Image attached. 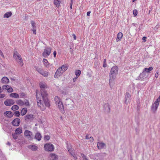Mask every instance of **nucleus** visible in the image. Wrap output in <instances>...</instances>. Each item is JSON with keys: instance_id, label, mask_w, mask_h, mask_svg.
Returning a JSON list of instances; mask_svg holds the SVG:
<instances>
[{"instance_id": "nucleus-57", "label": "nucleus", "mask_w": 160, "mask_h": 160, "mask_svg": "<svg viewBox=\"0 0 160 160\" xmlns=\"http://www.w3.org/2000/svg\"><path fill=\"white\" fill-rule=\"evenodd\" d=\"M73 4V1L72 0H71V2L70 3V6H72Z\"/></svg>"}, {"instance_id": "nucleus-21", "label": "nucleus", "mask_w": 160, "mask_h": 160, "mask_svg": "<svg viewBox=\"0 0 160 160\" xmlns=\"http://www.w3.org/2000/svg\"><path fill=\"white\" fill-rule=\"evenodd\" d=\"M4 114L9 118L12 117L13 116V114L12 113L9 111H7L4 113Z\"/></svg>"}, {"instance_id": "nucleus-61", "label": "nucleus", "mask_w": 160, "mask_h": 160, "mask_svg": "<svg viewBox=\"0 0 160 160\" xmlns=\"http://www.w3.org/2000/svg\"><path fill=\"white\" fill-rule=\"evenodd\" d=\"M2 89L1 88L0 86V93H1L2 92Z\"/></svg>"}, {"instance_id": "nucleus-6", "label": "nucleus", "mask_w": 160, "mask_h": 160, "mask_svg": "<svg viewBox=\"0 0 160 160\" xmlns=\"http://www.w3.org/2000/svg\"><path fill=\"white\" fill-rule=\"evenodd\" d=\"M44 148L45 150L47 151L52 152L53 151L54 149V146L52 144L49 143L45 144Z\"/></svg>"}, {"instance_id": "nucleus-35", "label": "nucleus", "mask_w": 160, "mask_h": 160, "mask_svg": "<svg viewBox=\"0 0 160 160\" xmlns=\"http://www.w3.org/2000/svg\"><path fill=\"white\" fill-rule=\"evenodd\" d=\"M81 73V72L80 70H77L75 72V74L77 76V78H78Z\"/></svg>"}, {"instance_id": "nucleus-55", "label": "nucleus", "mask_w": 160, "mask_h": 160, "mask_svg": "<svg viewBox=\"0 0 160 160\" xmlns=\"http://www.w3.org/2000/svg\"><path fill=\"white\" fill-rule=\"evenodd\" d=\"M70 52H71V53H72L73 52V50L72 48H70Z\"/></svg>"}, {"instance_id": "nucleus-7", "label": "nucleus", "mask_w": 160, "mask_h": 160, "mask_svg": "<svg viewBox=\"0 0 160 160\" xmlns=\"http://www.w3.org/2000/svg\"><path fill=\"white\" fill-rule=\"evenodd\" d=\"M51 52V48L49 47H46L42 53L43 57L44 58L48 57L50 54Z\"/></svg>"}, {"instance_id": "nucleus-2", "label": "nucleus", "mask_w": 160, "mask_h": 160, "mask_svg": "<svg viewBox=\"0 0 160 160\" xmlns=\"http://www.w3.org/2000/svg\"><path fill=\"white\" fill-rule=\"evenodd\" d=\"M68 67L65 65H62L60 68H58L56 71L55 75V77L58 78V76H59L62 74L67 69Z\"/></svg>"}, {"instance_id": "nucleus-40", "label": "nucleus", "mask_w": 160, "mask_h": 160, "mask_svg": "<svg viewBox=\"0 0 160 160\" xmlns=\"http://www.w3.org/2000/svg\"><path fill=\"white\" fill-rule=\"evenodd\" d=\"M103 67L104 68L107 67L106 59L104 60Z\"/></svg>"}, {"instance_id": "nucleus-32", "label": "nucleus", "mask_w": 160, "mask_h": 160, "mask_svg": "<svg viewBox=\"0 0 160 160\" xmlns=\"http://www.w3.org/2000/svg\"><path fill=\"white\" fill-rule=\"evenodd\" d=\"M10 97L14 98H18L19 96L18 94L16 93H12L10 94Z\"/></svg>"}, {"instance_id": "nucleus-3", "label": "nucleus", "mask_w": 160, "mask_h": 160, "mask_svg": "<svg viewBox=\"0 0 160 160\" xmlns=\"http://www.w3.org/2000/svg\"><path fill=\"white\" fill-rule=\"evenodd\" d=\"M54 100L55 103L57 106H58V108L61 111H63V106L61 99L58 96H56L55 97Z\"/></svg>"}, {"instance_id": "nucleus-56", "label": "nucleus", "mask_w": 160, "mask_h": 160, "mask_svg": "<svg viewBox=\"0 0 160 160\" xmlns=\"http://www.w3.org/2000/svg\"><path fill=\"white\" fill-rule=\"evenodd\" d=\"M66 101H68L69 102H71L72 101V100L70 99V98H67L66 99Z\"/></svg>"}, {"instance_id": "nucleus-46", "label": "nucleus", "mask_w": 160, "mask_h": 160, "mask_svg": "<svg viewBox=\"0 0 160 160\" xmlns=\"http://www.w3.org/2000/svg\"><path fill=\"white\" fill-rule=\"evenodd\" d=\"M5 96V94H0V98H3Z\"/></svg>"}, {"instance_id": "nucleus-49", "label": "nucleus", "mask_w": 160, "mask_h": 160, "mask_svg": "<svg viewBox=\"0 0 160 160\" xmlns=\"http://www.w3.org/2000/svg\"><path fill=\"white\" fill-rule=\"evenodd\" d=\"M0 55H1V56L3 57L4 58V56L2 52L1 51V50H0Z\"/></svg>"}, {"instance_id": "nucleus-64", "label": "nucleus", "mask_w": 160, "mask_h": 160, "mask_svg": "<svg viewBox=\"0 0 160 160\" xmlns=\"http://www.w3.org/2000/svg\"><path fill=\"white\" fill-rule=\"evenodd\" d=\"M86 139H90V138L88 137V135H86Z\"/></svg>"}, {"instance_id": "nucleus-63", "label": "nucleus", "mask_w": 160, "mask_h": 160, "mask_svg": "<svg viewBox=\"0 0 160 160\" xmlns=\"http://www.w3.org/2000/svg\"><path fill=\"white\" fill-rule=\"evenodd\" d=\"M77 78V77H76V78H74L73 79V81L74 82H75L76 81V78Z\"/></svg>"}, {"instance_id": "nucleus-25", "label": "nucleus", "mask_w": 160, "mask_h": 160, "mask_svg": "<svg viewBox=\"0 0 160 160\" xmlns=\"http://www.w3.org/2000/svg\"><path fill=\"white\" fill-rule=\"evenodd\" d=\"M42 62H43V64H44V65L46 67H49V64L48 63V60L46 59H43Z\"/></svg>"}, {"instance_id": "nucleus-30", "label": "nucleus", "mask_w": 160, "mask_h": 160, "mask_svg": "<svg viewBox=\"0 0 160 160\" xmlns=\"http://www.w3.org/2000/svg\"><path fill=\"white\" fill-rule=\"evenodd\" d=\"M12 15V13L11 12H8L6 13L4 15V18H8L10 17Z\"/></svg>"}, {"instance_id": "nucleus-27", "label": "nucleus", "mask_w": 160, "mask_h": 160, "mask_svg": "<svg viewBox=\"0 0 160 160\" xmlns=\"http://www.w3.org/2000/svg\"><path fill=\"white\" fill-rule=\"evenodd\" d=\"M27 112V109L26 108H23L21 111V114L22 116L25 115Z\"/></svg>"}, {"instance_id": "nucleus-17", "label": "nucleus", "mask_w": 160, "mask_h": 160, "mask_svg": "<svg viewBox=\"0 0 160 160\" xmlns=\"http://www.w3.org/2000/svg\"><path fill=\"white\" fill-rule=\"evenodd\" d=\"M50 159L52 160H58V157L57 155L54 153H52L50 154Z\"/></svg>"}, {"instance_id": "nucleus-5", "label": "nucleus", "mask_w": 160, "mask_h": 160, "mask_svg": "<svg viewBox=\"0 0 160 160\" xmlns=\"http://www.w3.org/2000/svg\"><path fill=\"white\" fill-rule=\"evenodd\" d=\"M24 133V136L27 137L28 140H32L33 139V134L32 132L28 130H26Z\"/></svg>"}, {"instance_id": "nucleus-20", "label": "nucleus", "mask_w": 160, "mask_h": 160, "mask_svg": "<svg viewBox=\"0 0 160 160\" xmlns=\"http://www.w3.org/2000/svg\"><path fill=\"white\" fill-rule=\"evenodd\" d=\"M1 81L3 83L7 84L9 82V80L7 77H4L2 78Z\"/></svg>"}, {"instance_id": "nucleus-18", "label": "nucleus", "mask_w": 160, "mask_h": 160, "mask_svg": "<svg viewBox=\"0 0 160 160\" xmlns=\"http://www.w3.org/2000/svg\"><path fill=\"white\" fill-rule=\"evenodd\" d=\"M28 148L32 151H36L38 149V147L34 144L28 146Z\"/></svg>"}, {"instance_id": "nucleus-58", "label": "nucleus", "mask_w": 160, "mask_h": 160, "mask_svg": "<svg viewBox=\"0 0 160 160\" xmlns=\"http://www.w3.org/2000/svg\"><path fill=\"white\" fill-rule=\"evenodd\" d=\"M72 36L73 37L74 39V40H76V36H75V35L74 34H72Z\"/></svg>"}, {"instance_id": "nucleus-15", "label": "nucleus", "mask_w": 160, "mask_h": 160, "mask_svg": "<svg viewBox=\"0 0 160 160\" xmlns=\"http://www.w3.org/2000/svg\"><path fill=\"white\" fill-rule=\"evenodd\" d=\"M146 72L143 71L139 76V79L140 80L143 81L146 78Z\"/></svg>"}, {"instance_id": "nucleus-44", "label": "nucleus", "mask_w": 160, "mask_h": 160, "mask_svg": "<svg viewBox=\"0 0 160 160\" xmlns=\"http://www.w3.org/2000/svg\"><path fill=\"white\" fill-rule=\"evenodd\" d=\"M81 155L84 160H88V159L86 158V156L84 154H82Z\"/></svg>"}, {"instance_id": "nucleus-9", "label": "nucleus", "mask_w": 160, "mask_h": 160, "mask_svg": "<svg viewBox=\"0 0 160 160\" xmlns=\"http://www.w3.org/2000/svg\"><path fill=\"white\" fill-rule=\"evenodd\" d=\"M14 101L12 99H8L4 102V104L7 106H11L14 103Z\"/></svg>"}, {"instance_id": "nucleus-10", "label": "nucleus", "mask_w": 160, "mask_h": 160, "mask_svg": "<svg viewBox=\"0 0 160 160\" xmlns=\"http://www.w3.org/2000/svg\"><path fill=\"white\" fill-rule=\"evenodd\" d=\"M2 88L3 89L7 90L8 92H11L13 91L12 88L10 86L8 85H4L2 86Z\"/></svg>"}, {"instance_id": "nucleus-60", "label": "nucleus", "mask_w": 160, "mask_h": 160, "mask_svg": "<svg viewBox=\"0 0 160 160\" xmlns=\"http://www.w3.org/2000/svg\"><path fill=\"white\" fill-rule=\"evenodd\" d=\"M91 12H88L87 13V15L88 16H89L90 15V13Z\"/></svg>"}, {"instance_id": "nucleus-59", "label": "nucleus", "mask_w": 160, "mask_h": 160, "mask_svg": "<svg viewBox=\"0 0 160 160\" xmlns=\"http://www.w3.org/2000/svg\"><path fill=\"white\" fill-rule=\"evenodd\" d=\"M146 38H147L146 37H143L142 38V39L143 40L145 41Z\"/></svg>"}, {"instance_id": "nucleus-52", "label": "nucleus", "mask_w": 160, "mask_h": 160, "mask_svg": "<svg viewBox=\"0 0 160 160\" xmlns=\"http://www.w3.org/2000/svg\"><path fill=\"white\" fill-rule=\"evenodd\" d=\"M89 138L90 139V141L91 142H92L93 141V138L92 137H90Z\"/></svg>"}, {"instance_id": "nucleus-29", "label": "nucleus", "mask_w": 160, "mask_h": 160, "mask_svg": "<svg viewBox=\"0 0 160 160\" xmlns=\"http://www.w3.org/2000/svg\"><path fill=\"white\" fill-rule=\"evenodd\" d=\"M16 133L20 134L22 132V129L21 128H17L15 130Z\"/></svg>"}, {"instance_id": "nucleus-22", "label": "nucleus", "mask_w": 160, "mask_h": 160, "mask_svg": "<svg viewBox=\"0 0 160 160\" xmlns=\"http://www.w3.org/2000/svg\"><path fill=\"white\" fill-rule=\"evenodd\" d=\"M122 36L123 34L122 32H119L117 34V39H116V41L118 42L120 41V40L122 39Z\"/></svg>"}, {"instance_id": "nucleus-4", "label": "nucleus", "mask_w": 160, "mask_h": 160, "mask_svg": "<svg viewBox=\"0 0 160 160\" xmlns=\"http://www.w3.org/2000/svg\"><path fill=\"white\" fill-rule=\"evenodd\" d=\"M118 67L116 66H113L111 69L109 73V76L116 77L118 72Z\"/></svg>"}, {"instance_id": "nucleus-31", "label": "nucleus", "mask_w": 160, "mask_h": 160, "mask_svg": "<svg viewBox=\"0 0 160 160\" xmlns=\"http://www.w3.org/2000/svg\"><path fill=\"white\" fill-rule=\"evenodd\" d=\"M40 74L42 75L44 77H46L48 75V72L46 71H44L43 70L42 72L40 73Z\"/></svg>"}, {"instance_id": "nucleus-11", "label": "nucleus", "mask_w": 160, "mask_h": 160, "mask_svg": "<svg viewBox=\"0 0 160 160\" xmlns=\"http://www.w3.org/2000/svg\"><path fill=\"white\" fill-rule=\"evenodd\" d=\"M159 104L156 102H155L154 103L152 104L151 106V109L153 112H155L157 111Z\"/></svg>"}, {"instance_id": "nucleus-41", "label": "nucleus", "mask_w": 160, "mask_h": 160, "mask_svg": "<svg viewBox=\"0 0 160 160\" xmlns=\"http://www.w3.org/2000/svg\"><path fill=\"white\" fill-rule=\"evenodd\" d=\"M137 14H138V11L136 9H134L133 10V15L135 16H136L137 15Z\"/></svg>"}, {"instance_id": "nucleus-48", "label": "nucleus", "mask_w": 160, "mask_h": 160, "mask_svg": "<svg viewBox=\"0 0 160 160\" xmlns=\"http://www.w3.org/2000/svg\"><path fill=\"white\" fill-rule=\"evenodd\" d=\"M0 55H1V56L3 57L4 58V56L2 52L1 51V50H0Z\"/></svg>"}, {"instance_id": "nucleus-36", "label": "nucleus", "mask_w": 160, "mask_h": 160, "mask_svg": "<svg viewBox=\"0 0 160 160\" xmlns=\"http://www.w3.org/2000/svg\"><path fill=\"white\" fill-rule=\"evenodd\" d=\"M19 108L18 106L17 105L13 106L12 107V110L15 111L18 109Z\"/></svg>"}, {"instance_id": "nucleus-23", "label": "nucleus", "mask_w": 160, "mask_h": 160, "mask_svg": "<svg viewBox=\"0 0 160 160\" xmlns=\"http://www.w3.org/2000/svg\"><path fill=\"white\" fill-rule=\"evenodd\" d=\"M42 136L40 133L38 132L35 134V138L38 141H40L41 140Z\"/></svg>"}, {"instance_id": "nucleus-34", "label": "nucleus", "mask_w": 160, "mask_h": 160, "mask_svg": "<svg viewBox=\"0 0 160 160\" xmlns=\"http://www.w3.org/2000/svg\"><path fill=\"white\" fill-rule=\"evenodd\" d=\"M36 69L40 73L43 70L41 67H37L36 68Z\"/></svg>"}, {"instance_id": "nucleus-13", "label": "nucleus", "mask_w": 160, "mask_h": 160, "mask_svg": "<svg viewBox=\"0 0 160 160\" xmlns=\"http://www.w3.org/2000/svg\"><path fill=\"white\" fill-rule=\"evenodd\" d=\"M131 95L128 92H126L125 94V103L127 104L128 103L130 100Z\"/></svg>"}, {"instance_id": "nucleus-12", "label": "nucleus", "mask_w": 160, "mask_h": 160, "mask_svg": "<svg viewBox=\"0 0 160 160\" xmlns=\"http://www.w3.org/2000/svg\"><path fill=\"white\" fill-rule=\"evenodd\" d=\"M20 122V120L19 118H17L14 119L12 122V124L15 126H18Z\"/></svg>"}, {"instance_id": "nucleus-38", "label": "nucleus", "mask_w": 160, "mask_h": 160, "mask_svg": "<svg viewBox=\"0 0 160 160\" xmlns=\"http://www.w3.org/2000/svg\"><path fill=\"white\" fill-rule=\"evenodd\" d=\"M12 136L13 138L15 139H17L18 137L17 135V134L16 133L13 134H12Z\"/></svg>"}, {"instance_id": "nucleus-26", "label": "nucleus", "mask_w": 160, "mask_h": 160, "mask_svg": "<svg viewBox=\"0 0 160 160\" xmlns=\"http://www.w3.org/2000/svg\"><path fill=\"white\" fill-rule=\"evenodd\" d=\"M153 69V68L152 67H150L149 68H145L143 70V72H150Z\"/></svg>"}, {"instance_id": "nucleus-53", "label": "nucleus", "mask_w": 160, "mask_h": 160, "mask_svg": "<svg viewBox=\"0 0 160 160\" xmlns=\"http://www.w3.org/2000/svg\"><path fill=\"white\" fill-rule=\"evenodd\" d=\"M155 77L156 78H157L158 77V72H157L155 74Z\"/></svg>"}, {"instance_id": "nucleus-43", "label": "nucleus", "mask_w": 160, "mask_h": 160, "mask_svg": "<svg viewBox=\"0 0 160 160\" xmlns=\"http://www.w3.org/2000/svg\"><path fill=\"white\" fill-rule=\"evenodd\" d=\"M160 102V95H159L158 98L156 99V100L155 101V102H157L158 104H159V102Z\"/></svg>"}, {"instance_id": "nucleus-24", "label": "nucleus", "mask_w": 160, "mask_h": 160, "mask_svg": "<svg viewBox=\"0 0 160 160\" xmlns=\"http://www.w3.org/2000/svg\"><path fill=\"white\" fill-rule=\"evenodd\" d=\"M60 3V0H54V3L58 8L59 7Z\"/></svg>"}, {"instance_id": "nucleus-47", "label": "nucleus", "mask_w": 160, "mask_h": 160, "mask_svg": "<svg viewBox=\"0 0 160 160\" xmlns=\"http://www.w3.org/2000/svg\"><path fill=\"white\" fill-rule=\"evenodd\" d=\"M0 55H1V56L3 57L4 58V56L2 52L1 51V50H0Z\"/></svg>"}, {"instance_id": "nucleus-51", "label": "nucleus", "mask_w": 160, "mask_h": 160, "mask_svg": "<svg viewBox=\"0 0 160 160\" xmlns=\"http://www.w3.org/2000/svg\"><path fill=\"white\" fill-rule=\"evenodd\" d=\"M32 31L33 34H36V30L35 29V28L33 29Z\"/></svg>"}, {"instance_id": "nucleus-8", "label": "nucleus", "mask_w": 160, "mask_h": 160, "mask_svg": "<svg viewBox=\"0 0 160 160\" xmlns=\"http://www.w3.org/2000/svg\"><path fill=\"white\" fill-rule=\"evenodd\" d=\"M116 77H113L109 76V84L110 87L112 88L114 84V80Z\"/></svg>"}, {"instance_id": "nucleus-33", "label": "nucleus", "mask_w": 160, "mask_h": 160, "mask_svg": "<svg viewBox=\"0 0 160 160\" xmlns=\"http://www.w3.org/2000/svg\"><path fill=\"white\" fill-rule=\"evenodd\" d=\"M16 102L19 105L22 106L24 105V102L21 100H17Z\"/></svg>"}, {"instance_id": "nucleus-19", "label": "nucleus", "mask_w": 160, "mask_h": 160, "mask_svg": "<svg viewBox=\"0 0 160 160\" xmlns=\"http://www.w3.org/2000/svg\"><path fill=\"white\" fill-rule=\"evenodd\" d=\"M13 57L16 61L17 59H19L22 58L21 55L17 52H16L14 53Z\"/></svg>"}, {"instance_id": "nucleus-62", "label": "nucleus", "mask_w": 160, "mask_h": 160, "mask_svg": "<svg viewBox=\"0 0 160 160\" xmlns=\"http://www.w3.org/2000/svg\"><path fill=\"white\" fill-rule=\"evenodd\" d=\"M73 156L74 158L75 159H77V158L76 156L75 155H73Z\"/></svg>"}, {"instance_id": "nucleus-1", "label": "nucleus", "mask_w": 160, "mask_h": 160, "mask_svg": "<svg viewBox=\"0 0 160 160\" xmlns=\"http://www.w3.org/2000/svg\"><path fill=\"white\" fill-rule=\"evenodd\" d=\"M39 85L41 88V95L42 100L41 98L38 96V95L37 92V104L41 110L43 111L45 109L46 107H49L50 105L47 98L48 93L44 90L47 88L46 84L44 82H40L39 83Z\"/></svg>"}, {"instance_id": "nucleus-45", "label": "nucleus", "mask_w": 160, "mask_h": 160, "mask_svg": "<svg viewBox=\"0 0 160 160\" xmlns=\"http://www.w3.org/2000/svg\"><path fill=\"white\" fill-rule=\"evenodd\" d=\"M24 104H25L26 106H28L29 105V103L28 101H26L25 102H24Z\"/></svg>"}, {"instance_id": "nucleus-37", "label": "nucleus", "mask_w": 160, "mask_h": 160, "mask_svg": "<svg viewBox=\"0 0 160 160\" xmlns=\"http://www.w3.org/2000/svg\"><path fill=\"white\" fill-rule=\"evenodd\" d=\"M31 24L32 27V28L33 29L35 28V22L33 21H31Z\"/></svg>"}, {"instance_id": "nucleus-39", "label": "nucleus", "mask_w": 160, "mask_h": 160, "mask_svg": "<svg viewBox=\"0 0 160 160\" xmlns=\"http://www.w3.org/2000/svg\"><path fill=\"white\" fill-rule=\"evenodd\" d=\"M14 114L15 116L17 117H19L20 115V112L18 111H16L14 112Z\"/></svg>"}, {"instance_id": "nucleus-50", "label": "nucleus", "mask_w": 160, "mask_h": 160, "mask_svg": "<svg viewBox=\"0 0 160 160\" xmlns=\"http://www.w3.org/2000/svg\"><path fill=\"white\" fill-rule=\"evenodd\" d=\"M0 55H1V56L3 57L4 58V56L2 52L1 51V50H0Z\"/></svg>"}, {"instance_id": "nucleus-28", "label": "nucleus", "mask_w": 160, "mask_h": 160, "mask_svg": "<svg viewBox=\"0 0 160 160\" xmlns=\"http://www.w3.org/2000/svg\"><path fill=\"white\" fill-rule=\"evenodd\" d=\"M18 63L20 65L21 67H22L23 65V60L22 58H21L19 59H17V61Z\"/></svg>"}, {"instance_id": "nucleus-54", "label": "nucleus", "mask_w": 160, "mask_h": 160, "mask_svg": "<svg viewBox=\"0 0 160 160\" xmlns=\"http://www.w3.org/2000/svg\"><path fill=\"white\" fill-rule=\"evenodd\" d=\"M57 54V52L56 51H55L53 52V55L54 58L56 57V56Z\"/></svg>"}, {"instance_id": "nucleus-14", "label": "nucleus", "mask_w": 160, "mask_h": 160, "mask_svg": "<svg viewBox=\"0 0 160 160\" xmlns=\"http://www.w3.org/2000/svg\"><path fill=\"white\" fill-rule=\"evenodd\" d=\"M97 145L98 148L99 149H102L106 146L105 144L102 142H98Z\"/></svg>"}, {"instance_id": "nucleus-16", "label": "nucleus", "mask_w": 160, "mask_h": 160, "mask_svg": "<svg viewBox=\"0 0 160 160\" xmlns=\"http://www.w3.org/2000/svg\"><path fill=\"white\" fill-rule=\"evenodd\" d=\"M33 118V115L32 114H28L25 117V120L28 122L29 120H31Z\"/></svg>"}, {"instance_id": "nucleus-42", "label": "nucleus", "mask_w": 160, "mask_h": 160, "mask_svg": "<svg viewBox=\"0 0 160 160\" xmlns=\"http://www.w3.org/2000/svg\"><path fill=\"white\" fill-rule=\"evenodd\" d=\"M50 137L48 135L45 136L44 137V140L47 141L49 140L50 139Z\"/></svg>"}]
</instances>
